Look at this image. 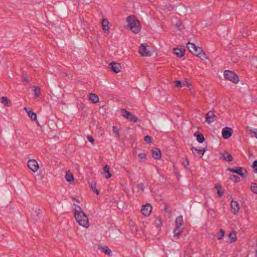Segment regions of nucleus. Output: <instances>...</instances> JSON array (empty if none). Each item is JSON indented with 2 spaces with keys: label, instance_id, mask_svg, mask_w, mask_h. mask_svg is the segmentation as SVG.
Masks as SVG:
<instances>
[{
  "label": "nucleus",
  "instance_id": "nucleus-48",
  "mask_svg": "<svg viewBox=\"0 0 257 257\" xmlns=\"http://www.w3.org/2000/svg\"><path fill=\"white\" fill-rule=\"evenodd\" d=\"M100 109H103L104 110H104V108H103V107H100ZM104 113H105V111H104Z\"/></svg>",
  "mask_w": 257,
  "mask_h": 257
},
{
  "label": "nucleus",
  "instance_id": "nucleus-51",
  "mask_svg": "<svg viewBox=\"0 0 257 257\" xmlns=\"http://www.w3.org/2000/svg\"><path fill=\"white\" fill-rule=\"evenodd\" d=\"M255 257H257V250H255Z\"/></svg>",
  "mask_w": 257,
  "mask_h": 257
},
{
  "label": "nucleus",
  "instance_id": "nucleus-9",
  "mask_svg": "<svg viewBox=\"0 0 257 257\" xmlns=\"http://www.w3.org/2000/svg\"><path fill=\"white\" fill-rule=\"evenodd\" d=\"M102 29L105 34H108L110 32V23L108 21L105 19L103 18L101 22Z\"/></svg>",
  "mask_w": 257,
  "mask_h": 257
},
{
  "label": "nucleus",
  "instance_id": "nucleus-4",
  "mask_svg": "<svg viewBox=\"0 0 257 257\" xmlns=\"http://www.w3.org/2000/svg\"><path fill=\"white\" fill-rule=\"evenodd\" d=\"M138 53L142 57H150L153 54V50L150 46L143 43L139 48Z\"/></svg>",
  "mask_w": 257,
  "mask_h": 257
},
{
  "label": "nucleus",
  "instance_id": "nucleus-2",
  "mask_svg": "<svg viewBox=\"0 0 257 257\" xmlns=\"http://www.w3.org/2000/svg\"><path fill=\"white\" fill-rule=\"evenodd\" d=\"M187 47L189 51L195 56L201 60H208V57L201 47H197L194 43L188 42Z\"/></svg>",
  "mask_w": 257,
  "mask_h": 257
},
{
  "label": "nucleus",
  "instance_id": "nucleus-12",
  "mask_svg": "<svg viewBox=\"0 0 257 257\" xmlns=\"http://www.w3.org/2000/svg\"><path fill=\"white\" fill-rule=\"evenodd\" d=\"M230 207L231 212L233 214H237L240 210V207L238 203L236 201H234L233 200H232L231 201Z\"/></svg>",
  "mask_w": 257,
  "mask_h": 257
},
{
  "label": "nucleus",
  "instance_id": "nucleus-1",
  "mask_svg": "<svg viewBox=\"0 0 257 257\" xmlns=\"http://www.w3.org/2000/svg\"><path fill=\"white\" fill-rule=\"evenodd\" d=\"M74 205V216L76 222L80 226L85 228H89L90 225L87 216L79 205Z\"/></svg>",
  "mask_w": 257,
  "mask_h": 257
},
{
  "label": "nucleus",
  "instance_id": "nucleus-20",
  "mask_svg": "<svg viewBox=\"0 0 257 257\" xmlns=\"http://www.w3.org/2000/svg\"><path fill=\"white\" fill-rule=\"evenodd\" d=\"M221 159H222L224 161H226L227 162H230L233 159L231 155L226 152L224 151V152H222L221 154Z\"/></svg>",
  "mask_w": 257,
  "mask_h": 257
},
{
  "label": "nucleus",
  "instance_id": "nucleus-30",
  "mask_svg": "<svg viewBox=\"0 0 257 257\" xmlns=\"http://www.w3.org/2000/svg\"><path fill=\"white\" fill-rule=\"evenodd\" d=\"M34 92L35 98H38L40 96L41 94L40 87L38 86L34 87Z\"/></svg>",
  "mask_w": 257,
  "mask_h": 257
},
{
  "label": "nucleus",
  "instance_id": "nucleus-23",
  "mask_svg": "<svg viewBox=\"0 0 257 257\" xmlns=\"http://www.w3.org/2000/svg\"><path fill=\"white\" fill-rule=\"evenodd\" d=\"M228 239L231 243L236 241L237 239L236 232L234 230L231 231L228 235Z\"/></svg>",
  "mask_w": 257,
  "mask_h": 257
},
{
  "label": "nucleus",
  "instance_id": "nucleus-38",
  "mask_svg": "<svg viewBox=\"0 0 257 257\" xmlns=\"http://www.w3.org/2000/svg\"><path fill=\"white\" fill-rule=\"evenodd\" d=\"M175 87L177 88H182L183 86L182 83L180 80H176L174 81Z\"/></svg>",
  "mask_w": 257,
  "mask_h": 257
},
{
  "label": "nucleus",
  "instance_id": "nucleus-50",
  "mask_svg": "<svg viewBox=\"0 0 257 257\" xmlns=\"http://www.w3.org/2000/svg\"><path fill=\"white\" fill-rule=\"evenodd\" d=\"M2 137V131L0 130V138H1Z\"/></svg>",
  "mask_w": 257,
  "mask_h": 257
},
{
  "label": "nucleus",
  "instance_id": "nucleus-46",
  "mask_svg": "<svg viewBox=\"0 0 257 257\" xmlns=\"http://www.w3.org/2000/svg\"><path fill=\"white\" fill-rule=\"evenodd\" d=\"M155 222H156V224H157L158 225H159L160 226H161L162 221H161V218H157Z\"/></svg>",
  "mask_w": 257,
  "mask_h": 257
},
{
  "label": "nucleus",
  "instance_id": "nucleus-14",
  "mask_svg": "<svg viewBox=\"0 0 257 257\" xmlns=\"http://www.w3.org/2000/svg\"><path fill=\"white\" fill-rule=\"evenodd\" d=\"M152 210V207L149 203L146 204L145 205L143 206L142 208V212L146 216H148L150 215Z\"/></svg>",
  "mask_w": 257,
  "mask_h": 257
},
{
  "label": "nucleus",
  "instance_id": "nucleus-36",
  "mask_svg": "<svg viewBox=\"0 0 257 257\" xmlns=\"http://www.w3.org/2000/svg\"><path fill=\"white\" fill-rule=\"evenodd\" d=\"M250 134L254 135L255 137L257 139V129H253L249 126L247 127Z\"/></svg>",
  "mask_w": 257,
  "mask_h": 257
},
{
  "label": "nucleus",
  "instance_id": "nucleus-29",
  "mask_svg": "<svg viewBox=\"0 0 257 257\" xmlns=\"http://www.w3.org/2000/svg\"><path fill=\"white\" fill-rule=\"evenodd\" d=\"M103 172L106 173L107 175L105 176L106 179H108L111 177V174L109 171V167L108 165H105L103 168Z\"/></svg>",
  "mask_w": 257,
  "mask_h": 257
},
{
  "label": "nucleus",
  "instance_id": "nucleus-40",
  "mask_svg": "<svg viewBox=\"0 0 257 257\" xmlns=\"http://www.w3.org/2000/svg\"><path fill=\"white\" fill-rule=\"evenodd\" d=\"M224 234H225L224 231L223 229H221L220 230L219 234L218 236V239L219 240L223 238V237L224 236Z\"/></svg>",
  "mask_w": 257,
  "mask_h": 257
},
{
  "label": "nucleus",
  "instance_id": "nucleus-39",
  "mask_svg": "<svg viewBox=\"0 0 257 257\" xmlns=\"http://www.w3.org/2000/svg\"><path fill=\"white\" fill-rule=\"evenodd\" d=\"M137 188L138 191H143L145 188L144 185L143 183H140L137 185Z\"/></svg>",
  "mask_w": 257,
  "mask_h": 257
},
{
  "label": "nucleus",
  "instance_id": "nucleus-7",
  "mask_svg": "<svg viewBox=\"0 0 257 257\" xmlns=\"http://www.w3.org/2000/svg\"><path fill=\"white\" fill-rule=\"evenodd\" d=\"M27 165L28 168L34 173L37 172L40 168L38 162L35 159H29Z\"/></svg>",
  "mask_w": 257,
  "mask_h": 257
},
{
  "label": "nucleus",
  "instance_id": "nucleus-34",
  "mask_svg": "<svg viewBox=\"0 0 257 257\" xmlns=\"http://www.w3.org/2000/svg\"><path fill=\"white\" fill-rule=\"evenodd\" d=\"M175 25L176 28L180 31L184 29L183 25L180 22H177Z\"/></svg>",
  "mask_w": 257,
  "mask_h": 257
},
{
  "label": "nucleus",
  "instance_id": "nucleus-6",
  "mask_svg": "<svg viewBox=\"0 0 257 257\" xmlns=\"http://www.w3.org/2000/svg\"><path fill=\"white\" fill-rule=\"evenodd\" d=\"M119 111L121 115L128 121L135 122L139 121L137 116L134 115L131 112L126 110L125 109L122 108L120 109Z\"/></svg>",
  "mask_w": 257,
  "mask_h": 257
},
{
  "label": "nucleus",
  "instance_id": "nucleus-18",
  "mask_svg": "<svg viewBox=\"0 0 257 257\" xmlns=\"http://www.w3.org/2000/svg\"><path fill=\"white\" fill-rule=\"evenodd\" d=\"M24 109L27 112L29 117L33 120H37V114L29 107H24Z\"/></svg>",
  "mask_w": 257,
  "mask_h": 257
},
{
  "label": "nucleus",
  "instance_id": "nucleus-49",
  "mask_svg": "<svg viewBox=\"0 0 257 257\" xmlns=\"http://www.w3.org/2000/svg\"><path fill=\"white\" fill-rule=\"evenodd\" d=\"M251 156H252V154L251 153H249V154H248L249 158H250L251 157Z\"/></svg>",
  "mask_w": 257,
  "mask_h": 257
},
{
  "label": "nucleus",
  "instance_id": "nucleus-44",
  "mask_svg": "<svg viewBox=\"0 0 257 257\" xmlns=\"http://www.w3.org/2000/svg\"><path fill=\"white\" fill-rule=\"evenodd\" d=\"M182 165L185 167H186L188 166L189 165V161L188 160L186 159V160H184L183 161H182Z\"/></svg>",
  "mask_w": 257,
  "mask_h": 257
},
{
  "label": "nucleus",
  "instance_id": "nucleus-16",
  "mask_svg": "<svg viewBox=\"0 0 257 257\" xmlns=\"http://www.w3.org/2000/svg\"><path fill=\"white\" fill-rule=\"evenodd\" d=\"M216 118V115L212 111H209L206 114V121L208 123L210 124L212 122H213Z\"/></svg>",
  "mask_w": 257,
  "mask_h": 257
},
{
  "label": "nucleus",
  "instance_id": "nucleus-41",
  "mask_svg": "<svg viewBox=\"0 0 257 257\" xmlns=\"http://www.w3.org/2000/svg\"><path fill=\"white\" fill-rule=\"evenodd\" d=\"M144 141L148 144H151L152 143V139L149 136H146L145 137Z\"/></svg>",
  "mask_w": 257,
  "mask_h": 257
},
{
  "label": "nucleus",
  "instance_id": "nucleus-19",
  "mask_svg": "<svg viewBox=\"0 0 257 257\" xmlns=\"http://www.w3.org/2000/svg\"><path fill=\"white\" fill-rule=\"evenodd\" d=\"M173 51L177 57H182L184 56L185 50L180 48H174Z\"/></svg>",
  "mask_w": 257,
  "mask_h": 257
},
{
  "label": "nucleus",
  "instance_id": "nucleus-45",
  "mask_svg": "<svg viewBox=\"0 0 257 257\" xmlns=\"http://www.w3.org/2000/svg\"><path fill=\"white\" fill-rule=\"evenodd\" d=\"M87 139L88 140L89 142H90L91 143L93 144L94 142V139L92 138V137L90 136H88L87 137Z\"/></svg>",
  "mask_w": 257,
  "mask_h": 257
},
{
  "label": "nucleus",
  "instance_id": "nucleus-52",
  "mask_svg": "<svg viewBox=\"0 0 257 257\" xmlns=\"http://www.w3.org/2000/svg\"><path fill=\"white\" fill-rule=\"evenodd\" d=\"M256 100H257V98H256Z\"/></svg>",
  "mask_w": 257,
  "mask_h": 257
},
{
  "label": "nucleus",
  "instance_id": "nucleus-26",
  "mask_svg": "<svg viewBox=\"0 0 257 257\" xmlns=\"http://www.w3.org/2000/svg\"><path fill=\"white\" fill-rule=\"evenodd\" d=\"M183 224V219L182 216H179L176 218L175 220V226L181 227Z\"/></svg>",
  "mask_w": 257,
  "mask_h": 257
},
{
  "label": "nucleus",
  "instance_id": "nucleus-43",
  "mask_svg": "<svg viewBox=\"0 0 257 257\" xmlns=\"http://www.w3.org/2000/svg\"><path fill=\"white\" fill-rule=\"evenodd\" d=\"M185 82L186 83V86L189 88V90H191V87H192V84L191 83L189 82V81L187 79L185 80Z\"/></svg>",
  "mask_w": 257,
  "mask_h": 257
},
{
  "label": "nucleus",
  "instance_id": "nucleus-8",
  "mask_svg": "<svg viewBox=\"0 0 257 257\" xmlns=\"http://www.w3.org/2000/svg\"><path fill=\"white\" fill-rule=\"evenodd\" d=\"M227 170L230 172L236 173L243 178H246L247 176V171L244 168L237 167L236 169L228 168Z\"/></svg>",
  "mask_w": 257,
  "mask_h": 257
},
{
  "label": "nucleus",
  "instance_id": "nucleus-47",
  "mask_svg": "<svg viewBox=\"0 0 257 257\" xmlns=\"http://www.w3.org/2000/svg\"><path fill=\"white\" fill-rule=\"evenodd\" d=\"M24 80L25 81H26L27 82H29V78L28 77H25L24 78Z\"/></svg>",
  "mask_w": 257,
  "mask_h": 257
},
{
  "label": "nucleus",
  "instance_id": "nucleus-35",
  "mask_svg": "<svg viewBox=\"0 0 257 257\" xmlns=\"http://www.w3.org/2000/svg\"><path fill=\"white\" fill-rule=\"evenodd\" d=\"M251 168L253 170V172L255 174H257V160L254 161L251 165Z\"/></svg>",
  "mask_w": 257,
  "mask_h": 257
},
{
  "label": "nucleus",
  "instance_id": "nucleus-25",
  "mask_svg": "<svg viewBox=\"0 0 257 257\" xmlns=\"http://www.w3.org/2000/svg\"><path fill=\"white\" fill-rule=\"evenodd\" d=\"M182 229L181 227H176L173 231L174 237L179 238L182 234Z\"/></svg>",
  "mask_w": 257,
  "mask_h": 257
},
{
  "label": "nucleus",
  "instance_id": "nucleus-17",
  "mask_svg": "<svg viewBox=\"0 0 257 257\" xmlns=\"http://www.w3.org/2000/svg\"><path fill=\"white\" fill-rule=\"evenodd\" d=\"M153 158L156 160H159L161 158V152L158 148H154L151 151Z\"/></svg>",
  "mask_w": 257,
  "mask_h": 257
},
{
  "label": "nucleus",
  "instance_id": "nucleus-13",
  "mask_svg": "<svg viewBox=\"0 0 257 257\" xmlns=\"http://www.w3.org/2000/svg\"><path fill=\"white\" fill-rule=\"evenodd\" d=\"M221 133L223 138L227 139L231 136L232 130L230 127H225L222 129Z\"/></svg>",
  "mask_w": 257,
  "mask_h": 257
},
{
  "label": "nucleus",
  "instance_id": "nucleus-11",
  "mask_svg": "<svg viewBox=\"0 0 257 257\" xmlns=\"http://www.w3.org/2000/svg\"><path fill=\"white\" fill-rule=\"evenodd\" d=\"M0 103L5 107H11L12 104L11 100L7 96H2L0 97Z\"/></svg>",
  "mask_w": 257,
  "mask_h": 257
},
{
  "label": "nucleus",
  "instance_id": "nucleus-24",
  "mask_svg": "<svg viewBox=\"0 0 257 257\" xmlns=\"http://www.w3.org/2000/svg\"><path fill=\"white\" fill-rule=\"evenodd\" d=\"M191 151L195 155V152H197L199 153H200L201 154V157L204 155L205 152L206 151V148H203L200 149H198L196 148L195 147H192L191 148Z\"/></svg>",
  "mask_w": 257,
  "mask_h": 257
},
{
  "label": "nucleus",
  "instance_id": "nucleus-15",
  "mask_svg": "<svg viewBox=\"0 0 257 257\" xmlns=\"http://www.w3.org/2000/svg\"><path fill=\"white\" fill-rule=\"evenodd\" d=\"M97 248L101 252L105 253L109 256L112 255L111 250L108 248L107 246L99 244L97 245Z\"/></svg>",
  "mask_w": 257,
  "mask_h": 257
},
{
  "label": "nucleus",
  "instance_id": "nucleus-3",
  "mask_svg": "<svg viewBox=\"0 0 257 257\" xmlns=\"http://www.w3.org/2000/svg\"><path fill=\"white\" fill-rule=\"evenodd\" d=\"M127 26L135 34L139 33L141 29L140 21L134 16H130L126 18Z\"/></svg>",
  "mask_w": 257,
  "mask_h": 257
},
{
  "label": "nucleus",
  "instance_id": "nucleus-37",
  "mask_svg": "<svg viewBox=\"0 0 257 257\" xmlns=\"http://www.w3.org/2000/svg\"><path fill=\"white\" fill-rule=\"evenodd\" d=\"M230 179L233 180L236 183L239 182L240 181L239 178L238 176L234 175L230 176Z\"/></svg>",
  "mask_w": 257,
  "mask_h": 257
},
{
  "label": "nucleus",
  "instance_id": "nucleus-10",
  "mask_svg": "<svg viewBox=\"0 0 257 257\" xmlns=\"http://www.w3.org/2000/svg\"><path fill=\"white\" fill-rule=\"evenodd\" d=\"M110 69L115 73H118L121 71V66L120 63L112 62L110 63Z\"/></svg>",
  "mask_w": 257,
  "mask_h": 257
},
{
  "label": "nucleus",
  "instance_id": "nucleus-28",
  "mask_svg": "<svg viewBox=\"0 0 257 257\" xmlns=\"http://www.w3.org/2000/svg\"><path fill=\"white\" fill-rule=\"evenodd\" d=\"M138 158L140 162H144L147 160L146 154L144 152H141L138 154Z\"/></svg>",
  "mask_w": 257,
  "mask_h": 257
},
{
  "label": "nucleus",
  "instance_id": "nucleus-42",
  "mask_svg": "<svg viewBox=\"0 0 257 257\" xmlns=\"http://www.w3.org/2000/svg\"><path fill=\"white\" fill-rule=\"evenodd\" d=\"M112 130H113V132L116 134L117 138H119L120 137V135H119L118 131L117 130V128L115 126H112Z\"/></svg>",
  "mask_w": 257,
  "mask_h": 257
},
{
  "label": "nucleus",
  "instance_id": "nucleus-31",
  "mask_svg": "<svg viewBox=\"0 0 257 257\" xmlns=\"http://www.w3.org/2000/svg\"><path fill=\"white\" fill-rule=\"evenodd\" d=\"M250 189L252 192L257 194V183H251L250 184Z\"/></svg>",
  "mask_w": 257,
  "mask_h": 257
},
{
  "label": "nucleus",
  "instance_id": "nucleus-27",
  "mask_svg": "<svg viewBox=\"0 0 257 257\" xmlns=\"http://www.w3.org/2000/svg\"><path fill=\"white\" fill-rule=\"evenodd\" d=\"M65 178L68 182H72L74 180L73 174L70 171H67L66 172Z\"/></svg>",
  "mask_w": 257,
  "mask_h": 257
},
{
  "label": "nucleus",
  "instance_id": "nucleus-32",
  "mask_svg": "<svg viewBox=\"0 0 257 257\" xmlns=\"http://www.w3.org/2000/svg\"><path fill=\"white\" fill-rule=\"evenodd\" d=\"M90 186H91V188L92 189V190L94 192H95L97 195L99 194V191L96 189V183L95 182L91 183Z\"/></svg>",
  "mask_w": 257,
  "mask_h": 257
},
{
  "label": "nucleus",
  "instance_id": "nucleus-5",
  "mask_svg": "<svg viewBox=\"0 0 257 257\" xmlns=\"http://www.w3.org/2000/svg\"><path fill=\"white\" fill-rule=\"evenodd\" d=\"M224 78L228 81L232 82L234 84H237L239 82V77L233 71L229 70H225L223 72Z\"/></svg>",
  "mask_w": 257,
  "mask_h": 257
},
{
  "label": "nucleus",
  "instance_id": "nucleus-33",
  "mask_svg": "<svg viewBox=\"0 0 257 257\" xmlns=\"http://www.w3.org/2000/svg\"><path fill=\"white\" fill-rule=\"evenodd\" d=\"M215 188L217 191V194L219 197L222 196L223 195V191H221V187L220 185L215 186Z\"/></svg>",
  "mask_w": 257,
  "mask_h": 257
},
{
  "label": "nucleus",
  "instance_id": "nucleus-22",
  "mask_svg": "<svg viewBox=\"0 0 257 257\" xmlns=\"http://www.w3.org/2000/svg\"><path fill=\"white\" fill-rule=\"evenodd\" d=\"M194 136L196 138V140L199 143H202L205 140L203 135L198 132H195L194 134Z\"/></svg>",
  "mask_w": 257,
  "mask_h": 257
},
{
  "label": "nucleus",
  "instance_id": "nucleus-21",
  "mask_svg": "<svg viewBox=\"0 0 257 257\" xmlns=\"http://www.w3.org/2000/svg\"><path fill=\"white\" fill-rule=\"evenodd\" d=\"M88 99L93 103H96L99 101V97L97 95L90 93L88 95Z\"/></svg>",
  "mask_w": 257,
  "mask_h": 257
}]
</instances>
